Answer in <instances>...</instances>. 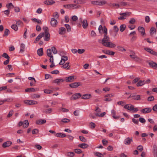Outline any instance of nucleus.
I'll list each match as a JSON object with an SVG mask.
<instances>
[{
  "instance_id": "obj_44",
  "label": "nucleus",
  "mask_w": 157,
  "mask_h": 157,
  "mask_svg": "<svg viewBox=\"0 0 157 157\" xmlns=\"http://www.w3.org/2000/svg\"><path fill=\"white\" fill-rule=\"evenodd\" d=\"M52 51L53 53L54 54H56L57 53V51L56 48L55 47H52Z\"/></svg>"
},
{
  "instance_id": "obj_23",
  "label": "nucleus",
  "mask_w": 157,
  "mask_h": 157,
  "mask_svg": "<svg viewBox=\"0 0 157 157\" xmlns=\"http://www.w3.org/2000/svg\"><path fill=\"white\" fill-rule=\"evenodd\" d=\"M55 136L56 137L61 138L64 137L66 136V135L64 133H58L55 134Z\"/></svg>"
},
{
  "instance_id": "obj_28",
  "label": "nucleus",
  "mask_w": 157,
  "mask_h": 157,
  "mask_svg": "<svg viewBox=\"0 0 157 157\" xmlns=\"http://www.w3.org/2000/svg\"><path fill=\"white\" fill-rule=\"evenodd\" d=\"M20 52L21 53L23 52L24 51L25 48V46L24 44L21 43L20 45Z\"/></svg>"
},
{
  "instance_id": "obj_57",
  "label": "nucleus",
  "mask_w": 157,
  "mask_h": 157,
  "mask_svg": "<svg viewBox=\"0 0 157 157\" xmlns=\"http://www.w3.org/2000/svg\"><path fill=\"white\" fill-rule=\"evenodd\" d=\"M139 121L140 122L143 124H145L146 122L145 119L143 117H140L139 118Z\"/></svg>"
},
{
  "instance_id": "obj_20",
  "label": "nucleus",
  "mask_w": 157,
  "mask_h": 157,
  "mask_svg": "<svg viewBox=\"0 0 157 157\" xmlns=\"http://www.w3.org/2000/svg\"><path fill=\"white\" fill-rule=\"evenodd\" d=\"M46 121L45 119H40L36 121V124H42L45 123Z\"/></svg>"
},
{
  "instance_id": "obj_30",
  "label": "nucleus",
  "mask_w": 157,
  "mask_h": 157,
  "mask_svg": "<svg viewBox=\"0 0 157 157\" xmlns=\"http://www.w3.org/2000/svg\"><path fill=\"white\" fill-rule=\"evenodd\" d=\"M131 13L130 12H126L124 13H121L120 14L121 15H122L121 17L123 18V19H125V17L128 15H129V14Z\"/></svg>"
},
{
  "instance_id": "obj_13",
  "label": "nucleus",
  "mask_w": 157,
  "mask_h": 157,
  "mask_svg": "<svg viewBox=\"0 0 157 157\" xmlns=\"http://www.w3.org/2000/svg\"><path fill=\"white\" fill-rule=\"evenodd\" d=\"M12 144V143L11 141H8L4 143L2 145L3 148H6L9 147Z\"/></svg>"
},
{
  "instance_id": "obj_31",
  "label": "nucleus",
  "mask_w": 157,
  "mask_h": 157,
  "mask_svg": "<svg viewBox=\"0 0 157 157\" xmlns=\"http://www.w3.org/2000/svg\"><path fill=\"white\" fill-rule=\"evenodd\" d=\"M78 146L82 148H87L89 146V145L86 144L82 143L79 144Z\"/></svg>"
},
{
  "instance_id": "obj_48",
  "label": "nucleus",
  "mask_w": 157,
  "mask_h": 157,
  "mask_svg": "<svg viewBox=\"0 0 157 157\" xmlns=\"http://www.w3.org/2000/svg\"><path fill=\"white\" fill-rule=\"evenodd\" d=\"M79 138L81 141L83 142H86L87 141V140L83 136H79Z\"/></svg>"
},
{
  "instance_id": "obj_47",
  "label": "nucleus",
  "mask_w": 157,
  "mask_h": 157,
  "mask_svg": "<svg viewBox=\"0 0 157 157\" xmlns=\"http://www.w3.org/2000/svg\"><path fill=\"white\" fill-rule=\"evenodd\" d=\"M33 98H38L40 97V95L38 94H34L32 95Z\"/></svg>"
},
{
  "instance_id": "obj_41",
  "label": "nucleus",
  "mask_w": 157,
  "mask_h": 157,
  "mask_svg": "<svg viewBox=\"0 0 157 157\" xmlns=\"http://www.w3.org/2000/svg\"><path fill=\"white\" fill-rule=\"evenodd\" d=\"M94 154L96 156L98 157H103V155L101 153L98 152H94Z\"/></svg>"
},
{
  "instance_id": "obj_12",
  "label": "nucleus",
  "mask_w": 157,
  "mask_h": 157,
  "mask_svg": "<svg viewBox=\"0 0 157 157\" xmlns=\"http://www.w3.org/2000/svg\"><path fill=\"white\" fill-rule=\"evenodd\" d=\"M80 83L79 82H75L69 85V86L72 88H76L81 85Z\"/></svg>"
},
{
  "instance_id": "obj_52",
  "label": "nucleus",
  "mask_w": 157,
  "mask_h": 157,
  "mask_svg": "<svg viewBox=\"0 0 157 157\" xmlns=\"http://www.w3.org/2000/svg\"><path fill=\"white\" fill-rule=\"evenodd\" d=\"M11 28L14 30L15 31H17L18 30V27L16 25H12Z\"/></svg>"
},
{
  "instance_id": "obj_22",
  "label": "nucleus",
  "mask_w": 157,
  "mask_h": 157,
  "mask_svg": "<svg viewBox=\"0 0 157 157\" xmlns=\"http://www.w3.org/2000/svg\"><path fill=\"white\" fill-rule=\"evenodd\" d=\"M66 31V29L65 28L63 27H62L60 28L59 29V34L60 35H63L64 34Z\"/></svg>"
},
{
  "instance_id": "obj_49",
  "label": "nucleus",
  "mask_w": 157,
  "mask_h": 157,
  "mask_svg": "<svg viewBox=\"0 0 157 157\" xmlns=\"http://www.w3.org/2000/svg\"><path fill=\"white\" fill-rule=\"evenodd\" d=\"M6 7L8 9H10L11 8V7H14V6L12 3H10L6 5Z\"/></svg>"
},
{
  "instance_id": "obj_29",
  "label": "nucleus",
  "mask_w": 157,
  "mask_h": 157,
  "mask_svg": "<svg viewBox=\"0 0 157 157\" xmlns=\"http://www.w3.org/2000/svg\"><path fill=\"white\" fill-rule=\"evenodd\" d=\"M149 65L152 67L154 68H157V64L153 62H151L149 63Z\"/></svg>"
},
{
  "instance_id": "obj_64",
  "label": "nucleus",
  "mask_w": 157,
  "mask_h": 157,
  "mask_svg": "<svg viewBox=\"0 0 157 157\" xmlns=\"http://www.w3.org/2000/svg\"><path fill=\"white\" fill-rule=\"evenodd\" d=\"M153 110L155 112H157V105H155L152 108Z\"/></svg>"
},
{
  "instance_id": "obj_7",
  "label": "nucleus",
  "mask_w": 157,
  "mask_h": 157,
  "mask_svg": "<svg viewBox=\"0 0 157 157\" xmlns=\"http://www.w3.org/2000/svg\"><path fill=\"white\" fill-rule=\"evenodd\" d=\"M24 102L25 104L29 105H36L38 104L37 101L34 100H25L24 101Z\"/></svg>"
},
{
  "instance_id": "obj_19",
  "label": "nucleus",
  "mask_w": 157,
  "mask_h": 157,
  "mask_svg": "<svg viewBox=\"0 0 157 157\" xmlns=\"http://www.w3.org/2000/svg\"><path fill=\"white\" fill-rule=\"evenodd\" d=\"M132 99L136 101L140 100H141L140 96V95H137L136 93H133V97Z\"/></svg>"
},
{
  "instance_id": "obj_6",
  "label": "nucleus",
  "mask_w": 157,
  "mask_h": 157,
  "mask_svg": "<svg viewBox=\"0 0 157 157\" xmlns=\"http://www.w3.org/2000/svg\"><path fill=\"white\" fill-rule=\"evenodd\" d=\"M144 49L151 54L157 56V52L154 51L148 48H145Z\"/></svg>"
},
{
  "instance_id": "obj_38",
  "label": "nucleus",
  "mask_w": 157,
  "mask_h": 157,
  "mask_svg": "<svg viewBox=\"0 0 157 157\" xmlns=\"http://www.w3.org/2000/svg\"><path fill=\"white\" fill-rule=\"evenodd\" d=\"M113 30L115 32V36H116L117 34V33L119 31V29L116 25H115L113 27Z\"/></svg>"
},
{
  "instance_id": "obj_5",
  "label": "nucleus",
  "mask_w": 157,
  "mask_h": 157,
  "mask_svg": "<svg viewBox=\"0 0 157 157\" xmlns=\"http://www.w3.org/2000/svg\"><path fill=\"white\" fill-rule=\"evenodd\" d=\"M79 20L82 23V26L84 29L86 28L88 26L87 20L86 19H84L82 20V18L81 17L79 18Z\"/></svg>"
},
{
  "instance_id": "obj_63",
  "label": "nucleus",
  "mask_w": 157,
  "mask_h": 157,
  "mask_svg": "<svg viewBox=\"0 0 157 157\" xmlns=\"http://www.w3.org/2000/svg\"><path fill=\"white\" fill-rule=\"evenodd\" d=\"M44 92L45 93L49 94L51 93L52 92V90L46 89L44 90Z\"/></svg>"
},
{
  "instance_id": "obj_39",
  "label": "nucleus",
  "mask_w": 157,
  "mask_h": 157,
  "mask_svg": "<svg viewBox=\"0 0 157 157\" xmlns=\"http://www.w3.org/2000/svg\"><path fill=\"white\" fill-rule=\"evenodd\" d=\"M126 25L124 24L121 25L120 27V31L121 32H123L125 29Z\"/></svg>"
},
{
  "instance_id": "obj_15",
  "label": "nucleus",
  "mask_w": 157,
  "mask_h": 157,
  "mask_svg": "<svg viewBox=\"0 0 157 157\" xmlns=\"http://www.w3.org/2000/svg\"><path fill=\"white\" fill-rule=\"evenodd\" d=\"M44 3L47 5H51L55 3V2L53 0H46Z\"/></svg>"
},
{
  "instance_id": "obj_46",
  "label": "nucleus",
  "mask_w": 157,
  "mask_h": 157,
  "mask_svg": "<svg viewBox=\"0 0 157 157\" xmlns=\"http://www.w3.org/2000/svg\"><path fill=\"white\" fill-rule=\"evenodd\" d=\"M65 26L66 27L68 32H70L71 31V27L69 25L66 24L65 25Z\"/></svg>"
},
{
  "instance_id": "obj_11",
  "label": "nucleus",
  "mask_w": 157,
  "mask_h": 157,
  "mask_svg": "<svg viewBox=\"0 0 157 157\" xmlns=\"http://www.w3.org/2000/svg\"><path fill=\"white\" fill-rule=\"evenodd\" d=\"M57 21L54 18H52L51 21V25L53 27H56L57 24Z\"/></svg>"
},
{
  "instance_id": "obj_45",
  "label": "nucleus",
  "mask_w": 157,
  "mask_h": 157,
  "mask_svg": "<svg viewBox=\"0 0 157 157\" xmlns=\"http://www.w3.org/2000/svg\"><path fill=\"white\" fill-rule=\"evenodd\" d=\"M150 33L151 35H152L155 32H156V29L154 27H151L150 31Z\"/></svg>"
},
{
  "instance_id": "obj_26",
  "label": "nucleus",
  "mask_w": 157,
  "mask_h": 157,
  "mask_svg": "<svg viewBox=\"0 0 157 157\" xmlns=\"http://www.w3.org/2000/svg\"><path fill=\"white\" fill-rule=\"evenodd\" d=\"M63 78H57L55 79L53 81V83H57L58 84L59 82H62L64 81Z\"/></svg>"
},
{
  "instance_id": "obj_53",
  "label": "nucleus",
  "mask_w": 157,
  "mask_h": 157,
  "mask_svg": "<svg viewBox=\"0 0 157 157\" xmlns=\"http://www.w3.org/2000/svg\"><path fill=\"white\" fill-rule=\"evenodd\" d=\"M52 110L51 108L45 110V112L46 114H50L52 112Z\"/></svg>"
},
{
  "instance_id": "obj_21",
  "label": "nucleus",
  "mask_w": 157,
  "mask_h": 157,
  "mask_svg": "<svg viewBox=\"0 0 157 157\" xmlns=\"http://www.w3.org/2000/svg\"><path fill=\"white\" fill-rule=\"evenodd\" d=\"M138 29L139 31L141 33L142 35H144L145 34V30L143 27L139 26L138 27Z\"/></svg>"
},
{
  "instance_id": "obj_24",
  "label": "nucleus",
  "mask_w": 157,
  "mask_h": 157,
  "mask_svg": "<svg viewBox=\"0 0 157 157\" xmlns=\"http://www.w3.org/2000/svg\"><path fill=\"white\" fill-rule=\"evenodd\" d=\"M44 33H40L38 36L35 39V40L36 41H39L40 39L44 37Z\"/></svg>"
},
{
  "instance_id": "obj_54",
  "label": "nucleus",
  "mask_w": 157,
  "mask_h": 157,
  "mask_svg": "<svg viewBox=\"0 0 157 157\" xmlns=\"http://www.w3.org/2000/svg\"><path fill=\"white\" fill-rule=\"evenodd\" d=\"M2 56L3 57H4L7 59H10V57L6 53H3L2 55Z\"/></svg>"
},
{
  "instance_id": "obj_50",
  "label": "nucleus",
  "mask_w": 157,
  "mask_h": 157,
  "mask_svg": "<svg viewBox=\"0 0 157 157\" xmlns=\"http://www.w3.org/2000/svg\"><path fill=\"white\" fill-rule=\"evenodd\" d=\"M120 5L121 6H129V5L127 2H121Z\"/></svg>"
},
{
  "instance_id": "obj_3",
  "label": "nucleus",
  "mask_w": 157,
  "mask_h": 157,
  "mask_svg": "<svg viewBox=\"0 0 157 157\" xmlns=\"http://www.w3.org/2000/svg\"><path fill=\"white\" fill-rule=\"evenodd\" d=\"M64 7L67 9H77L80 8V5L77 4H67L63 6Z\"/></svg>"
},
{
  "instance_id": "obj_61",
  "label": "nucleus",
  "mask_w": 157,
  "mask_h": 157,
  "mask_svg": "<svg viewBox=\"0 0 157 157\" xmlns=\"http://www.w3.org/2000/svg\"><path fill=\"white\" fill-rule=\"evenodd\" d=\"M36 82V81H31L30 83V85L31 86H35V84Z\"/></svg>"
},
{
  "instance_id": "obj_10",
  "label": "nucleus",
  "mask_w": 157,
  "mask_h": 157,
  "mask_svg": "<svg viewBox=\"0 0 157 157\" xmlns=\"http://www.w3.org/2000/svg\"><path fill=\"white\" fill-rule=\"evenodd\" d=\"M132 138H130L129 137H127L125 139L124 143L126 145H129L131 144V142H132Z\"/></svg>"
},
{
  "instance_id": "obj_51",
  "label": "nucleus",
  "mask_w": 157,
  "mask_h": 157,
  "mask_svg": "<svg viewBox=\"0 0 157 157\" xmlns=\"http://www.w3.org/2000/svg\"><path fill=\"white\" fill-rule=\"evenodd\" d=\"M61 121L63 123H68L70 121V120L67 118H64Z\"/></svg>"
},
{
  "instance_id": "obj_35",
  "label": "nucleus",
  "mask_w": 157,
  "mask_h": 157,
  "mask_svg": "<svg viewBox=\"0 0 157 157\" xmlns=\"http://www.w3.org/2000/svg\"><path fill=\"white\" fill-rule=\"evenodd\" d=\"M105 53L108 55L113 56L115 54V52L110 50H106Z\"/></svg>"
},
{
  "instance_id": "obj_27",
  "label": "nucleus",
  "mask_w": 157,
  "mask_h": 157,
  "mask_svg": "<svg viewBox=\"0 0 157 157\" xmlns=\"http://www.w3.org/2000/svg\"><path fill=\"white\" fill-rule=\"evenodd\" d=\"M37 54L40 56H42L43 55V49L41 48L39 49L37 51Z\"/></svg>"
},
{
  "instance_id": "obj_8",
  "label": "nucleus",
  "mask_w": 157,
  "mask_h": 157,
  "mask_svg": "<svg viewBox=\"0 0 157 157\" xmlns=\"http://www.w3.org/2000/svg\"><path fill=\"white\" fill-rule=\"evenodd\" d=\"M152 109L151 108L148 107L144 108L141 110V112L144 113H147L151 112Z\"/></svg>"
},
{
  "instance_id": "obj_37",
  "label": "nucleus",
  "mask_w": 157,
  "mask_h": 157,
  "mask_svg": "<svg viewBox=\"0 0 157 157\" xmlns=\"http://www.w3.org/2000/svg\"><path fill=\"white\" fill-rule=\"evenodd\" d=\"M117 50L121 52H125L126 51V50L124 47L120 46H117Z\"/></svg>"
},
{
  "instance_id": "obj_33",
  "label": "nucleus",
  "mask_w": 157,
  "mask_h": 157,
  "mask_svg": "<svg viewBox=\"0 0 157 157\" xmlns=\"http://www.w3.org/2000/svg\"><path fill=\"white\" fill-rule=\"evenodd\" d=\"M24 124L23 125V127L24 128H26L29 126V123L28 122V120H25L24 122Z\"/></svg>"
},
{
  "instance_id": "obj_58",
  "label": "nucleus",
  "mask_w": 157,
  "mask_h": 157,
  "mask_svg": "<svg viewBox=\"0 0 157 157\" xmlns=\"http://www.w3.org/2000/svg\"><path fill=\"white\" fill-rule=\"evenodd\" d=\"M77 52L79 54H82L85 52V50L83 49H79L77 50Z\"/></svg>"
},
{
  "instance_id": "obj_43",
  "label": "nucleus",
  "mask_w": 157,
  "mask_h": 157,
  "mask_svg": "<svg viewBox=\"0 0 157 157\" xmlns=\"http://www.w3.org/2000/svg\"><path fill=\"white\" fill-rule=\"evenodd\" d=\"M52 51L51 49H48L47 50V55L48 56H52Z\"/></svg>"
},
{
  "instance_id": "obj_55",
  "label": "nucleus",
  "mask_w": 157,
  "mask_h": 157,
  "mask_svg": "<svg viewBox=\"0 0 157 157\" xmlns=\"http://www.w3.org/2000/svg\"><path fill=\"white\" fill-rule=\"evenodd\" d=\"M16 24L17 25H22L23 23L20 20H16Z\"/></svg>"
},
{
  "instance_id": "obj_32",
  "label": "nucleus",
  "mask_w": 157,
  "mask_h": 157,
  "mask_svg": "<svg viewBox=\"0 0 157 157\" xmlns=\"http://www.w3.org/2000/svg\"><path fill=\"white\" fill-rule=\"evenodd\" d=\"M69 62H67L66 64L62 66L61 67L66 69H68L70 67V66H69Z\"/></svg>"
},
{
  "instance_id": "obj_2",
  "label": "nucleus",
  "mask_w": 157,
  "mask_h": 157,
  "mask_svg": "<svg viewBox=\"0 0 157 157\" xmlns=\"http://www.w3.org/2000/svg\"><path fill=\"white\" fill-rule=\"evenodd\" d=\"M124 108L129 110L133 111L136 113L139 110L137 108H135L134 106L131 104H127L124 106Z\"/></svg>"
},
{
  "instance_id": "obj_34",
  "label": "nucleus",
  "mask_w": 157,
  "mask_h": 157,
  "mask_svg": "<svg viewBox=\"0 0 157 157\" xmlns=\"http://www.w3.org/2000/svg\"><path fill=\"white\" fill-rule=\"evenodd\" d=\"M66 155L68 157H73L75 155V153L73 152H69L66 153Z\"/></svg>"
},
{
  "instance_id": "obj_9",
  "label": "nucleus",
  "mask_w": 157,
  "mask_h": 157,
  "mask_svg": "<svg viewBox=\"0 0 157 157\" xmlns=\"http://www.w3.org/2000/svg\"><path fill=\"white\" fill-rule=\"evenodd\" d=\"M104 46L110 48H114L116 47V45L111 42H107L105 44Z\"/></svg>"
},
{
  "instance_id": "obj_42",
  "label": "nucleus",
  "mask_w": 157,
  "mask_h": 157,
  "mask_svg": "<svg viewBox=\"0 0 157 157\" xmlns=\"http://www.w3.org/2000/svg\"><path fill=\"white\" fill-rule=\"evenodd\" d=\"M153 153L154 154H155L156 155H157V146L156 145L154 144L153 146Z\"/></svg>"
},
{
  "instance_id": "obj_25",
  "label": "nucleus",
  "mask_w": 157,
  "mask_h": 157,
  "mask_svg": "<svg viewBox=\"0 0 157 157\" xmlns=\"http://www.w3.org/2000/svg\"><path fill=\"white\" fill-rule=\"evenodd\" d=\"M44 35H45V37L44 38V40L45 41H48L50 39V34L48 32H46V33H44Z\"/></svg>"
},
{
  "instance_id": "obj_56",
  "label": "nucleus",
  "mask_w": 157,
  "mask_h": 157,
  "mask_svg": "<svg viewBox=\"0 0 157 157\" xmlns=\"http://www.w3.org/2000/svg\"><path fill=\"white\" fill-rule=\"evenodd\" d=\"M39 132V130L37 129H35L32 131L33 134H35L38 133Z\"/></svg>"
},
{
  "instance_id": "obj_60",
  "label": "nucleus",
  "mask_w": 157,
  "mask_h": 157,
  "mask_svg": "<svg viewBox=\"0 0 157 157\" xmlns=\"http://www.w3.org/2000/svg\"><path fill=\"white\" fill-rule=\"evenodd\" d=\"M154 97L153 96H150L148 98L147 100L148 101H151L154 100Z\"/></svg>"
},
{
  "instance_id": "obj_16",
  "label": "nucleus",
  "mask_w": 157,
  "mask_h": 157,
  "mask_svg": "<svg viewBox=\"0 0 157 157\" xmlns=\"http://www.w3.org/2000/svg\"><path fill=\"white\" fill-rule=\"evenodd\" d=\"M75 76L72 75L66 78V81L67 82H72L74 81Z\"/></svg>"
},
{
  "instance_id": "obj_59",
  "label": "nucleus",
  "mask_w": 157,
  "mask_h": 157,
  "mask_svg": "<svg viewBox=\"0 0 157 157\" xmlns=\"http://www.w3.org/2000/svg\"><path fill=\"white\" fill-rule=\"evenodd\" d=\"M130 56L132 58L134 59H136V60H138V59H139V58L136 56L134 55H130Z\"/></svg>"
},
{
  "instance_id": "obj_17",
  "label": "nucleus",
  "mask_w": 157,
  "mask_h": 157,
  "mask_svg": "<svg viewBox=\"0 0 157 157\" xmlns=\"http://www.w3.org/2000/svg\"><path fill=\"white\" fill-rule=\"evenodd\" d=\"M81 95L80 93H76L73 94L71 97L72 100H76L81 97Z\"/></svg>"
},
{
  "instance_id": "obj_36",
  "label": "nucleus",
  "mask_w": 157,
  "mask_h": 157,
  "mask_svg": "<svg viewBox=\"0 0 157 157\" xmlns=\"http://www.w3.org/2000/svg\"><path fill=\"white\" fill-rule=\"evenodd\" d=\"M144 84V80H140L136 84L137 86H142Z\"/></svg>"
},
{
  "instance_id": "obj_14",
  "label": "nucleus",
  "mask_w": 157,
  "mask_h": 157,
  "mask_svg": "<svg viewBox=\"0 0 157 157\" xmlns=\"http://www.w3.org/2000/svg\"><path fill=\"white\" fill-rule=\"evenodd\" d=\"M38 88L34 89L33 88H29L25 89V91L27 92H35L38 90Z\"/></svg>"
},
{
  "instance_id": "obj_4",
  "label": "nucleus",
  "mask_w": 157,
  "mask_h": 157,
  "mask_svg": "<svg viewBox=\"0 0 157 157\" xmlns=\"http://www.w3.org/2000/svg\"><path fill=\"white\" fill-rule=\"evenodd\" d=\"M91 3L95 5L102 6L107 4V2L105 0H97L91 1Z\"/></svg>"
},
{
  "instance_id": "obj_40",
  "label": "nucleus",
  "mask_w": 157,
  "mask_h": 157,
  "mask_svg": "<svg viewBox=\"0 0 157 157\" xmlns=\"http://www.w3.org/2000/svg\"><path fill=\"white\" fill-rule=\"evenodd\" d=\"M10 31L9 30L7 29H6L4 31V34L3 35V36H7L9 34H10Z\"/></svg>"
},
{
  "instance_id": "obj_18",
  "label": "nucleus",
  "mask_w": 157,
  "mask_h": 157,
  "mask_svg": "<svg viewBox=\"0 0 157 157\" xmlns=\"http://www.w3.org/2000/svg\"><path fill=\"white\" fill-rule=\"evenodd\" d=\"M92 97V95L90 94H86L83 95L81 97V98L83 99H89Z\"/></svg>"
},
{
  "instance_id": "obj_1",
  "label": "nucleus",
  "mask_w": 157,
  "mask_h": 157,
  "mask_svg": "<svg viewBox=\"0 0 157 157\" xmlns=\"http://www.w3.org/2000/svg\"><path fill=\"white\" fill-rule=\"evenodd\" d=\"M104 36L102 40V43L103 45H104L107 42V41H109V38L107 36V29L105 26H104Z\"/></svg>"
},
{
  "instance_id": "obj_62",
  "label": "nucleus",
  "mask_w": 157,
  "mask_h": 157,
  "mask_svg": "<svg viewBox=\"0 0 157 157\" xmlns=\"http://www.w3.org/2000/svg\"><path fill=\"white\" fill-rule=\"evenodd\" d=\"M90 128L91 129H93L95 127V124L93 122H91L90 123Z\"/></svg>"
}]
</instances>
